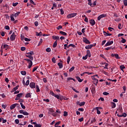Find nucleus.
<instances>
[{
    "label": "nucleus",
    "instance_id": "f257e3e1",
    "mask_svg": "<svg viewBox=\"0 0 127 127\" xmlns=\"http://www.w3.org/2000/svg\"><path fill=\"white\" fill-rule=\"evenodd\" d=\"M34 55V53L33 52L31 51L28 53H26V57H28V58H29L30 60H33V57H32V55Z\"/></svg>",
    "mask_w": 127,
    "mask_h": 127
},
{
    "label": "nucleus",
    "instance_id": "f03ea898",
    "mask_svg": "<svg viewBox=\"0 0 127 127\" xmlns=\"http://www.w3.org/2000/svg\"><path fill=\"white\" fill-rule=\"evenodd\" d=\"M24 60H25V61H27V63H28V68L29 69H30V68H31L32 65L33 64V63H32L33 60H29L28 59H24Z\"/></svg>",
    "mask_w": 127,
    "mask_h": 127
},
{
    "label": "nucleus",
    "instance_id": "7ed1b4c3",
    "mask_svg": "<svg viewBox=\"0 0 127 127\" xmlns=\"http://www.w3.org/2000/svg\"><path fill=\"white\" fill-rule=\"evenodd\" d=\"M96 43L95 44L88 45L85 46V48L87 50H88V49H92V47H95V46H96Z\"/></svg>",
    "mask_w": 127,
    "mask_h": 127
},
{
    "label": "nucleus",
    "instance_id": "20e7f679",
    "mask_svg": "<svg viewBox=\"0 0 127 127\" xmlns=\"http://www.w3.org/2000/svg\"><path fill=\"white\" fill-rule=\"evenodd\" d=\"M77 13H72L68 14L67 15V18H72L73 17H75V16L77 15Z\"/></svg>",
    "mask_w": 127,
    "mask_h": 127
},
{
    "label": "nucleus",
    "instance_id": "39448f33",
    "mask_svg": "<svg viewBox=\"0 0 127 127\" xmlns=\"http://www.w3.org/2000/svg\"><path fill=\"white\" fill-rule=\"evenodd\" d=\"M15 37H16V35H15V33L13 32L10 36V39L11 41H14V40H15Z\"/></svg>",
    "mask_w": 127,
    "mask_h": 127
},
{
    "label": "nucleus",
    "instance_id": "423d86ee",
    "mask_svg": "<svg viewBox=\"0 0 127 127\" xmlns=\"http://www.w3.org/2000/svg\"><path fill=\"white\" fill-rule=\"evenodd\" d=\"M83 41L85 44H91V42H90L89 40L87 39V38L83 37Z\"/></svg>",
    "mask_w": 127,
    "mask_h": 127
},
{
    "label": "nucleus",
    "instance_id": "0eeeda50",
    "mask_svg": "<svg viewBox=\"0 0 127 127\" xmlns=\"http://www.w3.org/2000/svg\"><path fill=\"white\" fill-rule=\"evenodd\" d=\"M106 16H107V14H102L99 15V16L97 17V20H98V21H100V20H101V18H104V17H106Z\"/></svg>",
    "mask_w": 127,
    "mask_h": 127
},
{
    "label": "nucleus",
    "instance_id": "6e6552de",
    "mask_svg": "<svg viewBox=\"0 0 127 127\" xmlns=\"http://www.w3.org/2000/svg\"><path fill=\"white\" fill-rule=\"evenodd\" d=\"M89 23L93 26L96 24V21H95V20L91 19L89 20Z\"/></svg>",
    "mask_w": 127,
    "mask_h": 127
},
{
    "label": "nucleus",
    "instance_id": "1a4fd4ad",
    "mask_svg": "<svg viewBox=\"0 0 127 127\" xmlns=\"http://www.w3.org/2000/svg\"><path fill=\"white\" fill-rule=\"evenodd\" d=\"M113 43H114V41H109L105 45V47H107V46H110V45H112V44H113Z\"/></svg>",
    "mask_w": 127,
    "mask_h": 127
},
{
    "label": "nucleus",
    "instance_id": "9d476101",
    "mask_svg": "<svg viewBox=\"0 0 127 127\" xmlns=\"http://www.w3.org/2000/svg\"><path fill=\"white\" fill-rule=\"evenodd\" d=\"M29 86L31 89H34L35 88V82H30Z\"/></svg>",
    "mask_w": 127,
    "mask_h": 127
},
{
    "label": "nucleus",
    "instance_id": "9b49d317",
    "mask_svg": "<svg viewBox=\"0 0 127 127\" xmlns=\"http://www.w3.org/2000/svg\"><path fill=\"white\" fill-rule=\"evenodd\" d=\"M17 105H18V104L17 103L12 104L10 107V110H13V109H14V108H15V107H16Z\"/></svg>",
    "mask_w": 127,
    "mask_h": 127
},
{
    "label": "nucleus",
    "instance_id": "f8f14e48",
    "mask_svg": "<svg viewBox=\"0 0 127 127\" xmlns=\"http://www.w3.org/2000/svg\"><path fill=\"white\" fill-rule=\"evenodd\" d=\"M103 34L105 36H111L112 35V34L107 33L106 31H103Z\"/></svg>",
    "mask_w": 127,
    "mask_h": 127
},
{
    "label": "nucleus",
    "instance_id": "ddd939ff",
    "mask_svg": "<svg viewBox=\"0 0 127 127\" xmlns=\"http://www.w3.org/2000/svg\"><path fill=\"white\" fill-rule=\"evenodd\" d=\"M52 38L54 39V40H60V38L58 36H53Z\"/></svg>",
    "mask_w": 127,
    "mask_h": 127
},
{
    "label": "nucleus",
    "instance_id": "4468645a",
    "mask_svg": "<svg viewBox=\"0 0 127 127\" xmlns=\"http://www.w3.org/2000/svg\"><path fill=\"white\" fill-rule=\"evenodd\" d=\"M32 93H27L25 95V98H31V95Z\"/></svg>",
    "mask_w": 127,
    "mask_h": 127
},
{
    "label": "nucleus",
    "instance_id": "2eb2a0df",
    "mask_svg": "<svg viewBox=\"0 0 127 127\" xmlns=\"http://www.w3.org/2000/svg\"><path fill=\"white\" fill-rule=\"evenodd\" d=\"M86 56H88L89 58L91 57V52L90 50H88L86 51Z\"/></svg>",
    "mask_w": 127,
    "mask_h": 127
},
{
    "label": "nucleus",
    "instance_id": "dca6fc26",
    "mask_svg": "<svg viewBox=\"0 0 127 127\" xmlns=\"http://www.w3.org/2000/svg\"><path fill=\"white\" fill-rule=\"evenodd\" d=\"M111 107L112 109H115L116 107V103L115 102H111Z\"/></svg>",
    "mask_w": 127,
    "mask_h": 127
},
{
    "label": "nucleus",
    "instance_id": "f3484780",
    "mask_svg": "<svg viewBox=\"0 0 127 127\" xmlns=\"http://www.w3.org/2000/svg\"><path fill=\"white\" fill-rule=\"evenodd\" d=\"M58 65L59 66L60 69H62L63 68V64H62V63H59Z\"/></svg>",
    "mask_w": 127,
    "mask_h": 127
},
{
    "label": "nucleus",
    "instance_id": "a211bd4d",
    "mask_svg": "<svg viewBox=\"0 0 127 127\" xmlns=\"http://www.w3.org/2000/svg\"><path fill=\"white\" fill-rule=\"evenodd\" d=\"M57 42H58V41L56 40L53 44V48H55V47H57Z\"/></svg>",
    "mask_w": 127,
    "mask_h": 127
},
{
    "label": "nucleus",
    "instance_id": "6ab92c4d",
    "mask_svg": "<svg viewBox=\"0 0 127 127\" xmlns=\"http://www.w3.org/2000/svg\"><path fill=\"white\" fill-rule=\"evenodd\" d=\"M14 17V15L13 14H11L10 15V18H11V21H14L15 19Z\"/></svg>",
    "mask_w": 127,
    "mask_h": 127
},
{
    "label": "nucleus",
    "instance_id": "aec40b11",
    "mask_svg": "<svg viewBox=\"0 0 127 127\" xmlns=\"http://www.w3.org/2000/svg\"><path fill=\"white\" fill-rule=\"evenodd\" d=\"M36 89L37 93L40 92V89H39V86H38V85H36Z\"/></svg>",
    "mask_w": 127,
    "mask_h": 127
},
{
    "label": "nucleus",
    "instance_id": "412c9836",
    "mask_svg": "<svg viewBox=\"0 0 127 127\" xmlns=\"http://www.w3.org/2000/svg\"><path fill=\"white\" fill-rule=\"evenodd\" d=\"M36 35L37 36H41V35H42V32H40L39 33L36 32Z\"/></svg>",
    "mask_w": 127,
    "mask_h": 127
},
{
    "label": "nucleus",
    "instance_id": "4be33fe9",
    "mask_svg": "<svg viewBox=\"0 0 127 127\" xmlns=\"http://www.w3.org/2000/svg\"><path fill=\"white\" fill-rule=\"evenodd\" d=\"M120 69L122 71L124 72V69H126V66L124 65H121L120 66Z\"/></svg>",
    "mask_w": 127,
    "mask_h": 127
},
{
    "label": "nucleus",
    "instance_id": "5701e85b",
    "mask_svg": "<svg viewBox=\"0 0 127 127\" xmlns=\"http://www.w3.org/2000/svg\"><path fill=\"white\" fill-rule=\"evenodd\" d=\"M60 33H61V34H62V35H64V36H67V33L66 32H63L62 31H61L60 32Z\"/></svg>",
    "mask_w": 127,
    "mask_h": 127
},
{
    "label": "nucleus",
    "instance_id": "b1692460",
    "mask_svg": "<svg viewBox=\"0 0 127 127\" xmlns=\"http://www.w3.org/2000/svg\"><path fill=\"white\" fill-rule=\"evenodd\" d=\"M76 78L77 79V81H78V82H80V83H81L83 81V79H81V78L79 76H76Z\"/></svg>",
    "mask_w": 127,
    "mask_h": 127
},
{
    "label": "nucleus",
    "instance_id": "393cba45",
    "mask_svg": "<svg viewBox=\"0 0 127 127\" xmlns=\"http://www.w3.org/2000/svg\"><path fill=\"white\" fill-rule=\"evenodd\" d=\"M19 14H20V12H17L16 13H15L14 14V17H17V16H18V15H19Z\"/></svg>",
    "mask_w": 127,
    "mask_h": 127
},
{
    "label": "nucleus",
    "instance_id": "a878e982",
    "mask_svg": "<svg viewBox=\"0 0 127 127\" xmlns=\"http://www.w3.org/2000/svg\"><path fill=\"white\" fill-rule=\"evenodd\" d=\"M18 87H19V86L17 85L15 87H14L12 89V92H15V91H16V90H17V89H18Z\"/></svg>",
    "mask_w": 127,
    "mask_h": 127
},
{
    "label": "nucleus",
    "instance_id": "bb28decb",
    "mask_svg": "<svg viewBox=\"0 0 127 127\" xmlns=\"http://www.w3.org/2000/svg\"><path fill=\"white\" fill-rule=\"evenodd\" d=\"M114 56L116 59H121V58L119 56V54H115Z\"/></svg>",
    "mask_w": 127,
    "mask_h": 127
},
{
    "label": "nucleus",
    "instance_id": "cd10ccee",
    "mask_svg": "<svg viewBox=\"0 0 127 127\" xmlns=\"http://www.w3.org/2000/svg\"><path fill=\"white\" fill-rule=\"evenodd\" d=\"M22 95H23V93H19L16 95V97H17L18 98H21V97H22Z\"/></svg>",
    "mask_w": 127,
    "mask_h": 127
},
{
    "label": "nucleus",
    "instance_id": "c85d7f7f",
    "mask_svg": "<svg viewBox=\"0 0 127 127\" xmlns=\"http://www.w3.org/2000/svg\"><path fill=\"white\" fill-rule=\"evenodd\" d=\"M3 48L5 49V50H7L8 49V45L7 44H5L3 45Z\"/></svg>",
    "mask_w": 127,
    "mask_h": 127
},
{
    "label": "nucleus",
    "instance_id": "c756f323",
    "mask_svg": "<svg viewBox=\"0 0 127 127\" xmlns=\"http://www.w3.org/2000/svg\"><path fill=\"white\" fill-rule=\"evenodd\" d=\"M70 60H71V57L70 56H68L67 57V64H69V63H70Z\"/></svg>",
    "mask_w": 127,
    "mask_h": 127
},
{
    "label": "nucleus",
    "instance_id": "7c9ffc66",
    "mask_svg": "<svg viewBox=\"0 0 127 127\" xmlns=\"http://www.w3.org/2000/svg\"><path fill=\"white\" fill-rule=\"evenodd\" d=\"M42 42H43V40H42V39H41L39 42L38 46H40V45H41V44H42Z\"/></svg>",
    "mask_w": 127,
    "mask_h": 127
},
{
    "label": "nucleus",
    "instance_id": "2f4dec72",
    "mask_svg": "<svg viewBox=\"0 0 127 127\" xmlns=\"http://www.w3.org/2000/svg\"><path fill=\"white\" fill-rule=\"evenodd\" d=\"M21 75H23V76H25L26 75V71H21Z\"/></svg>",
    "mask_w": 127,
    "mask_h": 127
},
{
    "label": "nucleus",
    "instance_id": "473e14b6",
    "mask_svg": "<svg viewBox=\"0 0 127 127\" xmlns=\"http://www.w3.org/2000/svg\"><path fill=\"white\" fill-rule=\"evenodd\" d=\"M17 118H18L19 119H23V118H24V116H23V115H18Z\"/></svg>",
    "mask_w": 127,
    "mask_h": 127
},
{
    "label": "nucleus",
    "instance_id": "72a5a7b5",
    "mask_svg": "<svg viewBox=\"0 0 127 127\" xmlns=\"http://www.w3.org/2000/svg\"><path fill=\"white\" fill-rule=\"evenodd\" d=\"M79 106H80V107H82V106H85V102H81V103L79 104Z\"/></svg>",
    "mask_w": 127,
    "mask_h": 127
},
{
    "label": "nucleus",
    "instance_id": "f704fd0d",
    "mask_svg": "<svg viewBox=\"0 0 127 127\" xmlns=\"http://www.w3.org/2000/svg\"><path fill=\"white\" fill-rule=\"evenodd\" d=\"M23 115H24V116H29V113H27L26 111H24Z\"/></svg>",
    "mask_w": 127,
    "mask_h": 127
},
{
    "label": "nucleus",
    "instance_id": "c9c22d12",
    "mask_svg": "<svg viewBox=\"0 0 127 127\" xmlns=\"http://www.w3.org/2000/svg\"><path fill=\"white\" fill-rule=\"evenodd\" d=\"M124 4L125 6H127V0H124L123 1Z\"/></svg>",
    "mask_w": 127,
    "mask_h": 127
},
{
    "label": "nucleus",
    "instance_id": "e433bc0d",
    "mask_svg": "<svg viewBox=\"0 0 127 127\" xmlns=\"http://www.w3.org/2000/svg\"><path fill=\"white\" fill-rule=\"evenodd\" d=\"M68 116V112L66 111L64 112V117H67Z\"/></svg>",
    "mask_w": 127,
    "mask_h": 127
},
{
    "label": "nucleus",
    "instance_id": "4c0bfd02",
    "mask_svg": "<svg viewBox=\"0 0 127 127\" xmlns=\"http://www.w3.org/2000/svg\"><path fill=\"white\" fill-rule=\"evenodd\" d=\"M20 105H21L22 109H23L24 110L25 109V106L23 105V104H22V103H20Z\"/></svg>",
    "mask_w": 127,
    "mask_h": 127
},
{
    "label": "nucleus",
    "instance_id": "58836bf2",
    "mask_svg": "<svg viewBox=\"0 0 127 127\" xmlns=\"http://www.w3.org/2000/svg\"><path fill=\"white\" fill-rule=\"evenodd\" d=\"M108 66H109V64L106 63L105 66H103V67H104V69H108Z\"/></svg>",
    "mask_w": 127,
    "mask_h": 127
},
{
    "label": "nucleus",
    "instance_id": "ea45409f",
    "mask_svg": "<svg viewBox=\"0 0 127 127\" xmlns=\"http://www.w3.org/2000/svg\"><path fill=\"white\" fill-rule=\"evenodd\" d=\"M30 2L32 3V4H33L34 5H36V3L33 1V0H30Z\"/></svg>",
    "mask_w": 127,
    "mask_h": 127
},
{
    "label": "nucleus",
    "instance_id": "a19ab883",
    "mask_svg": "<svg viewBox=\"0 0 127 127\" xmlns=\"http://www.w3.org/2000/svg\"><path fill=\"white\" fill-rule=\"evenodd\" d=\"M47 52H51V49L50 48H48L46 49Z\"/></svg>",
    "mask_w": 127,
    "mask_h": 127
},
{
    "label": "nucleus",
    "instance_id": "79ce46f5",
    "mask_svg": "<svg viewBox=\"0 0 127 127\" xmlns=\"http://www.w3.org/2000/svg\"><path fill=\"white\" fill-rule=\"evenodd\" d=\"M64 99H65V98L63 96H60L59 100L63 101V100H64Z\"/></svg>",
    "mask_w": 127,
    "mask_h": 127
},
{
    "label": "nucleus",
    "instance_id": "37998d69",
    "mask_svg": "<svg viewBox=\"0 0 127 127\" xmlns=\"http://www.w3.org/2000/svg\"><path fill=\"white\" fill-rule=\"evenodd\" d=\"M15 123L16 125H18L19 124V120L18 119L15 120Z\"/></svg>",
    "mask_w": 127,
    "mask_h": 127
},
{
    "label": "nucleus",
    "instance_id": "c03bdc74",
    "mask_svg": "<svg viewBox=\"0 0 127 127\" xmlns=\"http://www.w3.org/2000/svg\"><path fill=\"white\" fill-rule=\"evenodd\" d=\"M25 41H26L27 42H29L30 40H31L30 39H28L27 38H25L24 39Z\"/></svg>",
    "mask_w": 127,
    "mask_h": 127
},
{
    "label": "nucleus",
    "instance_id": "a18cd8bd",
    "mask_svg": "<svg viewBox=\"0 0 127 127\" xmlns=\"http://www.w3.org/2000/svg\"><path fill=\"white\" fill-rule=\"evenodd\" d=\"M52 61L53 63H56V60L55 59V58H53L52 59Z\"/></svg>",
    "mask_w": 127,
    "mask_h": 127
},
{
    "label": "nucleus",
    "instance_id": "49530a36",
    "mask_svg": "<svg viewBox=\"0 0 127 127\" xmlns=\"http://www.w3.org/2000/svg\"><path fill=\"white\" fill-rule=\"evenodd\" d=\"M75 69V67L72 66L71 68H70L69 70V72H72Z\"/></svg>",
    "mask_w": 127,
    "mask_h": 127
},
{
    "label": "nucleus",
    "instance_id": "de8ad7c7",
    "mask_svg": "<svg viewBox=\"0 0 127 127\" xmlns=\"http://www.w3.org/2000/svg\"><path fill=\"white\" fill-rule=\"evenodd\" d=\"M122 40L121 41V42L122 43H126V39H124L123 38H122Z\"/></svg>",
    "mask_w": 127,
    "mask_h": 127
},
{
    "label": "nucleus",
    "instance_id": "09e8293b",
    "mask_svg": "<svg viewBox=\"0 0 127 127\" xmlns=\"http://www.w3.org/2000/svg\"><path fill=\"white\" fill-rule=\"evenodd\" d=\"M5 29H6V30H9V26L8 25L5 26L4 27Z\"/></svg>",
    "mask_w": 127,
    "mask_h": 127
},
{
    "label": "nucleus",
    "instance_id": "8fccbe9b",
    "mask_svg": "<svg viewBox=\"0 0 127 127\" xmlns=\"http://www.w3.org/2000/svg\"><path fill=\"white\" fill-rule=\"evenodd\" d=\"M38 69V66H37L36 67H34L33 69V72H35V71H36Z\"/></svg>",
    "mask_w": 127,
    "mask_h": 127
},
{
    "label": "nucleus",
    "instance_id": "3c124183",
    "mask_svg": "<svg viewBox=\"0 0 127 127\" xmlns=\"http://www.w3.org/2000/svg\"><path fill=\"white\" fill-rule=\"evenodd\" d=\"M87 59H88V56H86V55L85 56L82 57V59L83 60H87Z\"/></svg>",
    "mask_w": 127,
    "mask_h": 127
},
{
    "label": "nucleus",
    "instance_id": "603ef678",
    "mask_svg": "<svg viewBox=\"0 0 127 127\" xmlns=\"http://www.w3.org/2000/svg\"><path fill=\"white\" fill-rule=\"evenodd\" d=\"M119 110L120 113H123V107H120L119 108Z\"/></svg>",
    "mask_w": 127,
    "mask_h": 127
},
{
    "label": "nucleus",
    "instance_id": "864d4df0",
    "mask_svg": "<svg viewBox=\"0 0 127 127\" xmlns=\"http://www.w3.org/2000/svg\"><path fill=\"white\" fill-rule=\"evenodd\" d=\"M102 109H103L102 107H96L94 109V110H102Z\"/></svg>",
    "mask_w": 127,
    "mask_h": 127
},
{
    "label": "nucleus",
    "instance_id": "5fc2aeb1",
    "mask_svg": "<svg viewBox=\"0 0 127 127\" xmlns=\"http://www.w3.org/2000/svg\"><path fill=\"white\" fill-rule=\"evenodd\" d=\"M50 95H52V96L55 97L56 94L54 92H53V91H50Z\"/></svg>",
    "mask_w": 127,
    "mask_h": 127
},
{
    "label": "nucleus",
    "instance_id": "6e6d98bb",
    "mask_svg": "<svg viewBox=\"0 0 127 127\" xmlns=\"http://www.w3.org/2000/svg\"><path fill=\"white\" fill-rule=\"evenodd\" d=\"M103 95H104V96H108V95H110V93L107 92H103Z\"/></svg>",
    "mask_w": 127,
    "mask_h": 127
},
{
    "label": "nucleus",
    "instance_id": "4d7b16f0",
    "mask_svg": "<svg viewBox=\"0 0 127 127\" xmlns=\"http://www.w3.org/2000/svg\"><path fill=\"white\" fill-rule=\"evenodd\" d=\"M79 122L80 123L84 121V118L83 117L81 118L80 119H78Z\"/></svg>",
    "mask_w": 127,
    "mask_h": 127
},
{
    "label": "nucleus",
    "instance_id": "13d9d810",
    "mask_svg": "<svg viewBox=\"0 0 127 127\" xmlns=\"http://www.w3.org/2000/svg\"><path fill=\"white\" fill-rule=\"evenodd\" d=\"M62 25H59L57 28V29H58V30H59V29H62Z\"/></svg>",
    "mask_w": 127,
    "mask_h": 127
},
{
    "label": "nucleus",
    "instance_id": "bf43d9fd",
    "mask_svg": "<svg viewBox=\"0 0 127 127\" xmlns=\"http://www.w3.org/2000/svg\"><path fill=\"white\" fill-rule=\"evenodd\" d=\"M61 14H64V10H63V9H61Z\"/></svg>",
    "mask_w": 127,
    "mask_h": 127
},
{
    "label": "nucleus",
    "instance_id": "052dcab7",
    "mask_svg": "<svg viewBox=\"0 0 127 127\" xmlns=\"http://www.w3.org/2000/svg\"><path fill=\"white\" fill-rule=\"evenodd\" d=\"M60 97V96H59V95L56 94V95H55V98H57V99H58V100H59Z\"/></svg>",
    "mask_w": 127,
    "mask_h": 127
},
{
    "label": "nucleus",
    "instance_id": "680f3d73",
    "mask_svg": "<svg viewBox=\"0 0 127 127\" xmlns=\"http://www.w3.org/2000/svg\"><path fill=\"white\" fill-rule=\"evenodd\" d=\"M17 4H18V2H15V3H12V5L13 6H16V5H17Z\"/></svg>",
    "mask_w": 127,
    "mask_h": 127
},
{
    "label": "nucleus",
    "instance_id": "e2e57ef3",
    "mask_svg": "<svg viewBox=\"0 0 127 127\" xmlns=\"http://www.w3.org/2000/svg\"><path fill=\"white\" fill-rule=\"evenodd\" d=\"M25 49H26V48H25V47H22L21 48V51H24L25 50Z\"/></svg>",
    "mask_w": 127,
    "mask_h": 127
},
{
    "label": "nucleus",
    "instance_id": "0e129e2a",
    "mask_svg": "<svg viewBox=\"0 0 127 127\" xmlns=\"http://www.w3.org/2000/svg\"><path fill=\"white\" fill-rule=\"evenodd\" d=\"M25 85L26 86H28V85H29V80L26 81Z\"/></svg>",
    "mask_w": 127,
    "mask_h": 127
},
{
    "label": "nucleus",
    "instance_id": "69168bd1",
    "mask_svg": "<svg viewBox=\"0 0 127 127\" xmlns=\"http://www.w3.org/2000/svg\"><path fill=\"white\" fill-rule=\"evenodd\" d=\"M52 116H53V117H57V114L56 113V112L52 113Z\"/></svg>",
    "mask_w": 127,
    "mask_h": 127
},
{
    "label": "nucleus",
    "instance_id": "338daca9",
    "mask_svg": "<svg viewBox=\"0 0 127 127\" xmlns=\"http://www.w3.org/2000/svg\"><path fill=\"white\" fill-rule=\"evenodd\" d=\"M43 101H44V102H47V103H49V99H44Z\"/></svg>",
    "mask_w": 127,
    "mask_h": 127
},
{
    "label": "nucleus",
    "instance_id": "774afa93",
    "mask_svg": "<svg viewBox=\"0 0 127 127\" xmlns=\"http://www.w3.org/2000/svg\"><path fill=\"white\" fill-rule=\"evenodd\" d=\"M34 127H41V125H40V124H36V125H35Z\"/></svg>",
    "mask_w": 127,
    "mask_h": 127
}]
</instances>
